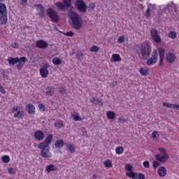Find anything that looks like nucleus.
I'll return each instance as SVG.
<instances>
[{"label":"nucleus","instance_id":"nucleus-22","mask_svg":"<svg viewBox=\"0 0 179 179\" xmlns=\"http://www.w3.org/2000/svg\"><path fill=\"white\" fill-rule=\"evenodd\" d=\"M164 107H167V108H176V110L178 109V104L170 103L164 102L163 103Z\"/></svg>","mask_w":179,"mask_h":179},{"label":"nucleus","instance_id":"nucleus-14","mask_svg":"<svg viewBox=\"0 0 179 179\" xmlns=\"http://www.w3.org/2000/svg\"><path fill=\"white\" fill-rule=\"evenodd\" d=\"M166 59L169 64H173L176 61V55L169 52L166 55Z\"/></svg>","mask_w":179,"mask_h":179},{"label":"nucleus","instance_id":"nucleus-18","mask_svg":"<svg viewBox=\"0 0 179 179\" xmlns=\"http://www.w3.org/2000/svg\"><path fill=\"white\" fill-rule=\"evenodd\" d=\"M27 111L29 114H34L36 111V107L33 103H29L27 105Z\"/></svg>","mask_w":179,"mask_h":179},{"label":"nucleus","instance_id":"nucleus-41","mask_svg":"<svg viewBox=\"0 0 179 179\" xmlns=\"http://www.w3.org/2000/svg\"><path fill=\"white\" fill-rule=\"evenodd\" d=\"M103 164H104L106 167H109L110 169H111V167H113V163H112L111 161H110V160L105 161V162H103Z\"/></svg>","mask_w":179,"mask_h":179},{"label":"nucleus","instance_id":"nucleus-32","mask_svg":"<svg viewBox=\"0 0 179 179\" xmlns=\"http://www.w3.org/2000/svg\"><path fill=\"white\" fill-rule=\"evenodd\" d=\"M138 173H135V172H129V173H127L126 176L127 177H129V178H132V179H138L136 178V176Z\"/></svg>","mask_w":179,"mask_h":179},{"label":"nucleus","instance_id":"nucleus-50","mask_svg":"<svg viewBox=\"0 0 179 179\" xmlns=\"http://www.w3.org/2000/svg\"><path fill=\"white\" fill-rule=\"evenodd\" d=\"M143 166H144V167H145V169H149L150 164L148 161H145L143 163Z\"/></svg>","mask_w":179,"mask_h":179},{"label":"nucleus","instance_id":"nucleus-6","mask_svg":"<svg viewBox=\"0 0 179 179\" xmlns=\"http://www.w3.org/2000/svg\"><path fill=\"white\" fill-rule=\"evenodd\" d=\"M46 13L53 23H58L59 22V16L58 15V13H57V11H55L54 9L48 8L46 10Z\"/></svg>","mask_w":179,"mask_h":179},{"label":"nucleus","instance_id":"nucleus-30","mask_svg":"<svg viewBox=\"0 0 179 179\" xmlns=\"http://www.w3.org/2000/svg\"><path fill=\"white\" fill-rule=\"evenodd\" d=\"M148 71L149 69H148V68H141L139 69V72L141 73V75H142V76H146V75H148L149 73H148Z\"/></svg>","mask_w":179,"mask_h":179},{"label":"nucleus","instance_id":"nucleus-9","mask_svg":"<svg viewBox=\"0 0 179 179\" xmlns=\"http://www.w3.org/2000/svg\"><path fill=\"white\" fill-rule=\"evenodd\" d=\"M55 6L60 10H65L66 9H69L72 6V0H63V3L57 2Z\"/></svg>","mask_w":179,"mask_h":179},{"label":"nucleus","instance_id":"nucleus-52","mask_svg":"<svg viewBox=\"0 0 179 179\" xmlns=\"http://www.w3.org/2000/svg\"><path fill=\"white\" fill-rule=\"evenodd\" d=\"M118 121H119V122L124 123V122H127V120L124 117H120L118 119Z\"/></svg>","mask_w":179,"mask_h":179},{"label":"nucleus","instance_id":"nucleus-36","mask_svg":"<svg viewBox=\"0 0 179 179\" xmlns=\"http://www.w3.org/2000/svg\"><path fill=\"white\" fill-rule=\"evenodd\" d=\"M2 162L3 163H9V162H10V158L8 155H3L2 157Z\"/></svg>","mask_w":179,"mask_h":179},{"label":"nucleus","instance_id":"nucleus-11","mask_svg":"<svg viewBox=\"0 0 179 179\" xmlns=\"http://www.w3.org/2000/svg\"><path fill=\"white\" fill-rule=\"evenodd\" d=\"M157 62V50H154L152 53V56L146 62V65L150 66L155 65Z\"/></svg>","mask_w":179,"mask_h":179},{"label":"nucleus","instance_id":"nucleus-19","mask_svg":"<svg viewBox=\"0 0 179 179\" xmlns=\"http://www.w3.org/2000/svg\"><path fill=\"white\" fill-rule=\"evenodd\" d=\"M157 173L159 177H164L167 174V170L164 166H161L158 169Z\"/></svg>","mask_w":179,"mask_h":179},{"label":"nucleus","instance_id":"nucleus-49","mask_svg":"<svg viewBox=\"0 0 179 179\" xmlns=\"http://www.w3.org/2000/svg\"><path fill=\"white\" fill-rule=\"evenodd\" d=\"M0 92L2 93V94H5L6 93V91L1 84H0Z\"/></svg>","mask_w":179,"mask_h":179},{"label":"nucleus","instance_id":"nucleus-35","mask_svg":"<svg viewBox=\"0 0 179 179\" xmlns=\"http://www.w3.org/2000/svg\"><path fill=\"white\" fill-rule=\"evenodd\" d=\"M71 117L73 118L74 121H82V117L78 116L77 113L72 114Z\"/></svg>","mask_w":179,"mask_h":179},{"label":"nucleus","instance_id":"nucleus-58","mask_svg":"<svg viewBox=\"0 0 179 179\" xmlns=\"http://www.w3.org/2000/svg\"><path fill=\"white\" fill-rule=\"evenodd\" d=\"M27 3V0H21V5H26Z\"/></svg>","mask_w":179,"mask_h":179},{"label":"nucleus","instance_id":"nucleus-61","mask_svg":"<svg viewBox=\"0 0 179 179\" xmlns=\"http://www.w3.org/2000/svg\"><path fill=\"white\" fill-rule=\"evenodd\" d=\"M0 2H2V0H0Z\"/></svg>","mask_w":179,"mask_h":179},{"label":"nucleus","instance_id":"nucleus-26","mask_svg":"<svg viewBox=\"0 0 179 179\" xmlns=\"http://www.w3.org/2000/svg\"><path fill=\"white\" fill-rule=\"evenodd\" d=\"M66 148H67V149H69V152H71V153H75V152L76 150L75 145H73V144H71V143H67Z\"/></svg>","mask_w":179,"mask_h":179},{"label":"nucleus","instance_id":"nucleus-60","mask_svg":"<svg viewBox=\"0 0 179 179\" xmlns=\"http://www.w3.org/2000/svg\"><path fill=\"white\" fill-rule=\"evenodd\" d=\"M96 175L92 176V178H96Z\"/></svg>","mask_w":179,"mask_h":179},{"label":"nucleus","instance_id":"nucleus-8","mask_svg":"<svg viewBox=\"0 0 179 179\" xmlns=\"http://www.w3.org/2000/svg\"><path fill=\"white\" fill-rule=\"evenodd\" d=\"M11 113H14V118L21 119L24 117V111H23V108L20 106L13 107Z\"/></svg>","mask_w":179,"mask_h":179},{"label":"nucleus","instance_id":"nucleus-12","mask_svg":"<svg viewBox=\"0 0 179 179\" xmlns=\"http://www.w3.org/2000/svg\"><path fill=\"white\" fill-rule=\"evenodd\" d=\"M48 68H50V66L48 64L44 65L42 66V68L40 69V74L42 78H47L50 72L48 71Z\"/></svg>","mask_w":179,"mask_h":179},{"label":"nucleus","instance_id":"nucleus-4","mask_svg":"<svg viewBox=\"0 0 179 179\" xmlns=\"http://www.w3.org/2000/svg\"><path fill=\"white\" fill-rule=\"evenodd\" d=\"M27 61V58H26L25 57H22L20 58L9 57L8 58V62L10 66H13L17 64L16 65V68L18 70H20L23 68Z\"/></svg>","mask_w":179,"mask_h":179},{"label":"nucleus","instance_id":"nucleus-21","mask_svg":"<svg viewBox=\"0 0 179 179\" xmlns=\"http://www.w3.org/2000/svg\"><path fill=\"white\" fill-rule=\"evenodd\" d=\"M111 62H121V56L118 54H113L110 59Z\"/></svg>","mask_w":179,"mask_h":179},{"label":"nucleus","instance_id":"nucleus-37","mask_svg":"<svg viewBox=\"0 0 179 179\" xmlns=\"http://www.w3.org/2000/svg\"><path fill=\"white\" fill-rule=\"evenodd\" d=\"M115 150H116L117 155H122V153L124 152V148H122V147H117Z\"/></svg>","mask_w":179,"mask_h":179},{"label":"nucleus","instance_id":"nucleus-38","mask_svg":"<svg viewBox=\"0 0 179 179\" xmlns=\"http://www.w3.org/2000/svg\"><path fill=\"white\" fill-rule=\"evenodd\" d=\"M169 37L170 38H173V40H174V38H176V37H177V33L176 31H170L169 34Z\"/></svg>","mask_w":179,"mask_h":179},{"label":"nucleus","instance_id":"nucleus-40","mask_svg":"<svg viewBox=\"0 0 179 179\" xmlns=\"http://www.w3.org/2000/svg\"><path fill=\"white\" fill-rule=\"evenodd\" d=\"M99 50V47H97V45H93L90 48V51H91V52H97Z\"/></svg>","mask_w":179,"mask_h":179},{"label":"nucleus","instance_id":"nucleus-7","mask_svg":"<svg viewBox=\"0 0 179 179\" xmlns=\"http://www.w3.org/2000/svg\"><path fill=\"white\" fill-rule=\"evenodd\" d=\"M75 8L81 12V13H86L87 10V6L83 0H76L75 2Z\"/></svg>","mask_w":179,"mask_h":179},{"label":"nucleus","instance_id":"nucleus-17","mask_svg":"<svg viewBox=\"0 0 179 179\" xmlns=\"http://www.w3.org/2000/svg\"><path fill=\"white\" fill-rule=\"evenodd\" d=\"M36 8H38L39 10V16L40 17H45V10H44V7L41 4H37Z\"/></svg>","mask_w":179,"mask_h":179},{"label":"nucleus","instance_id":"nucleus-25","mask_svg":"<svg viewBox=\"0 0 179 179\" xmlns=\"http://www.w3.org/2000/svg\"><path fill=\"white\" fill-rule=\"evenodd\" d=\"M166 8L171 10V12H176L177 10L176 4L173 3L168 4Z\"/></svg>","mask_w":179,"mask_h":179},{"label":"nucleus","instance_id":"nucleus-2","mask_svg":"<svg viewBox=\"0 0 179 179\" xmlns=\"http://www.w3.org/2000/svg\"><path fill=\"white\" fill-rule=\"evenodd\" d=\"M68 16L71 20V27L76 30H80L83 26V22L82 18H80V15L73 10H70Z\"/></svg>","mask_w":179,"mask_h":179},{"label":"nucleus","instance_id":"nucleus-53","mask_svg":"<svg viewBox=\"0 0 179 179\" xmlns=\"http://www.w3.org/2000/svg\"><path fill=\"white\" fill-rule=\"evenodd\" d=\"M163 59H164V57H159V66H163Z\"/></svg>","mask_w":179,"mask_h":179},{"label":"nucleus","instance_id":"nucleus-27","mask_svg":"<svg viewBox=\"0 0 179 179\" xmlns=\"http://www.w3.org/2000/svg\"><path fill=\"white\" fill-rule=\"evenodd\" d=\"M45 94L47 96H52V94H54V88L52 87H48L46 88Z\"/></svg>","mask_w":179,"mask_h":179},{"label":"nucleus","instance_id":"nucleus-43","mask_svg":"<svg viewBox=\"0 0 179 179\" xmlns=\"http://www.w3.org/2000/svg\"><path fill=\"white\" fill-rule=\"evenodd\" d=\"M125 41V38L124 36H119L117 39L118 44H122V43H124Z\"/></svg>","mask_w":179,"mask_h":179},{"label":"nucleus","instance_id":"nucleus-59","mask_svg":"<svg viewBox=\"0 0 179 179\" xmlns=\"http://www.w3.org/2000/svg\"><path fill=\"white\" fill-rule=\"evenodd\" d=\"M87 133L86 131L83 132V135H86Z\"/></svg>","mask_w":179,"mask_h":179},{"label":"nucleus","instance_id":"nucleus-48","mask_svg":"<svg viewBox=\"0 0 179 179\" xmlns=\"http://www.w3.org/2000/svg\"><path fill=\"white\" fill-rule=\"evenodd\" d=\"M152 166L154 169H157V167H159V166H160V164L157 161H153Z\"/></svg>","mask_w":179,"mask_h":179},{"label":"nucleus","instance_id":"nucleus-10","mask_svg":"<svg viewBox=\"0 0 179 179\" xmlns=\"http://www.w3.org/2000/svg\"><path fill=\"white\" fill-rule=\"evenodd\" d=\"M150 35L152 40H154L157 43H162V38L160 37V34L157 29H152L150 30Z\"/></svg>","mask_w":179,"mask_h":179},{"label":"nucleus","instance_id":"nucleus-51","mask_svg":"<svg viewBox=\"0 0 179 179\" xmlns=\"http://www.w3.org/2000/svg\"><path fill=\"white\" fill-rule=\"evenodd\" d=\"M126 170L128 171H132V166L131 164L126 165Z\"/></svg>","mask_w":179,"mask_h":179},{"label":"nucleus","instance_id":"nucleus-34","mask_svg":"<svg viewBox=\"0 0 179 179\" xmlns=\"http://www.w3.org/2000/svg\"><path fill=\"white\" fill-rule=\"evenodd\" d=\"M76 57L78 61H80V59H83V53L80 51H77L76 52Z\"/></svg>","mask_w":179,"mask_h":179},{"label":"nucleus","instance_id":"nucleus-16","mask_svg":"<svg viewBox=\"0 0 179 179\" xmlns=\"http://www.w3.org/2000/svg\"><path fill=\"white\" fill-rule=\"evenodd\" d=\"M36 47H38V48H47V47H48V43L43 40L37 41Z\"/></svg>","mask_w":179,"mask_h":179},{"label":"nucleus","instance_id":"nucleus-3","mask_svg":"<svg viewBox=\"0 0 179 179\" xmlns=\"http://www.w3.org/2000/svg\"><path fill=\"white\" fill-rule=\"evenodd\" d=\"M138 47L141 50V51H137L140 58H141V59H148V57H150V54H152V47L150 44L148 42H145L141 45H138Z\"/></svg>","mask_w":179,"mask_h":179},{"label":"nucleus","instance_id":"nucleus-15","mask_svg":"<svg viewBox=\"0 0 179 179\" xmlns=\"http://www.w3.org/2000/svg\"><path fill=\"white\" fill-rule=\"evenodd\" d=\"M34 138L36 141H43L44 139V132L41 130H38L34 133Z\"/></svg>","mask_w":179,"mask_h":179},{"label":"nucleus","instance_id":"nucleus-20","mask_svg":"<svg viewBox=\"0 0 179 179\" xmlns=\"http://www.w3.org/2000/svg\"><path fill=\"white\" fill-rule=\"evenodd\" d=\"M65 145V142L62 139H59L55 141V146L56 148L61 149V148H64V145Z\"/></svg>","mask_w":179,"mask_h":179},{"label":"nucleus","instance_id":"nucleus-46","mask_svg":"<svg viewBox=\"0 0 179 179\" xmlns=\"http://www.w3.org/2000/svg\"><path fill=\"white\" fill-rule=\"evenodd\" d=\"M136 178L137 179H145V174H143V173H137Z\"/></svg>","mask_w":179,"mask_h":179},{"label":"nucleus","instance_id":"nucleus-33","mask_svg":"<svg viewBox=\"0 0 179 179\" xmlns=\"http://www.w3.org/2000/svg\"><path fill=\"white\" fill-rule=\"evenodd\" d=\"M55 127L56 128L61 129L62 127H64V122L62 120H59L55 123Z\"/></svg>","mask_w":179,"mask_h":179},{"label":"nucleus","instance_id":"nucleus-1","mask_svg":"<svg viewBox=\"0 0 179 179\" xmlns=\"http://www.w3.org/2000/svg\"><path fill=\"white\" fill-rule=\"evenodd\" d=\"M51 142H52V134H48L45 141L38 145V149H41L40 152L41 157L45 159H50L51 157V152H50V149L48 148L51 145Z\"/></svg>","mask_w":179,"mask_h":179},{"label":"nucleus","instance_id":"nucleus-13","mask_svg":"<svg viewBox=\"0 0 179 179\" xmlns=\"http://www.w3.org/2000/svg\"><path fill=\"white\" fill-rule=\"evenodd\" d=\"M155 159L161 163H164V162H166L169 159V154H164L163 155H162L161 154L156 155Z\"/></svg>","mask_w":179,"mask_h":179},{"label":"nucleus","instance_id":"nucleus-23","mask_svg":"<svg viewBox=\"0 0 179 179\" xmlns=\"http://www.w3.org/2000/svg\"><path fill=\"white\" fill-rule=\"evenodd\" d=\"M45 170L47 173H51V171H57V169L56 168L55 165L50 164L46 166Z\"/></svg>","mask_w":179,"mask_h":179},{"label":"nucleus","instance_id":"nucleus-57","mask_svg":"<svg viewBox=\"0 0 179 179\" xmlns=\"http://www.w3.org/2000/svg\"><path fill=\"white\" fill-rule=\"evenodd\" d=\"M90 9H94V8H96V5H94V3H91L90 4Z\"/></svg>","mask_w":179,"mask_h":179},{"label":"nucleus","instance_id":"nucleus-29","mask_svg":"<svg viewBox=\"0 0 179 179\" xmlns=\"http://www.w3.org/2000/svg\"><path fill=\"white\" fill-rule=\"evenodd\" d=\"M52 62L54 64V65H61V64H62V60H61V59L59 57H55L52 59Z\"/></svg>","mask_w":179,"mask_h":179},{"label":"nucleus","instance_id":"nucleus-5","mask_svg":"<svg viewBox=\"0 0 179 179\" xmlns=\"http://www.w3.org/2000/svg\"><path fill=\"white\" fill-rule=\"evenodd\" d=\"M8 23V10L6 6L2 3H0V24H6Z\"/></svg>","mask_w":179,"mask_h":179},{"label":"nucleus","instance_id":"nucleus-45","mask_svg":"<svg viewBox=\"0 0 179 179\" xmlns=\"http://www.w3.org/2000/svg\"><path fill=\"white\" fill-rule=\"evenodd\" d=\"M38 108L40 111H42V112L45 111V106H44V104L40 103L38 105Z\"/></svg>","mask_w":179,"mask_h":179},{"label":"nucleus","instance_id":"nucleus-31","mask_svg":"<svg viewBox=\"0 0 179 179\" xmlns=\"http://www.w3.org/2000/svg\"><path fill=\"white\" fill-rule=\"evenodd\" d=\"M152 8H154V6L152 5H150V6H148V8H147V10L145 13V16L147 17V18H149L151 16V14H150V10H152Z\"/></svg>","mask_w":179,"mask_h":179},{"label":"nucleus","instance_id":"nucleus-42","mask_svg":"<svg viewBox=\"0 0 179 179\" xmlns=\"http://www.w3.org/2000/svg\"><path fill=\"white\" fill-rule=\"evenodd\" d=\"M64 36H66L67 37H73L75 34L73 33V31H70L69 32L64 33Z\"/></svg>","mask_w":179,"mask_h":179},{"label":"nucleus","instance_id":"nucleus-47","mask_svg":"<svg viewBox=\"0 0 179 179\" xmlns=\"http://www.w3.org/2000/svg\"><path fill=\"white\" fill-rule=\"evenodd\" d=\"M59 93H61V94H65V93H66L65 87H59Z\"/></svg>","mask_w":179,"mask_h":179},{"label":"nucleus","instance_id":"nucleus-55","mask_svg":"<svg viewBox=\"0 0 179 179\" xmlns=\"http://www.w3.org/2000/svg\"><path fill=\"white\" fill-rule=\"evenodd\" d=\"M157 135H159V133H157V131H154L152 134V137L155 138H156V136H157Z\"/></svg>","mask_w":179,"mask_h":179},{"label":"nucleus","instance_id":"nucleus-44","mask_svg":"<svg viewBox=\"0 0 179 179\" xmlns=\"http://www.w3.org/2000/svg\"><path fill=\"white\" fill-rule=\"evenodd\" d=\"M8 172L9 174H16V170H15V168H8Z\"/></svg>","mask_w":179,"mask_h":179},{"label":"nucleus","instance_id":"nucleus-24","mask_svg":"<svg viewBox=\"0 0 179 179\" xmlns=\"http://www.w3.org/2000/svg\"><path fill=\"white\" fill-rule=\"evenodd\" d=\"M90 101L94 104H99V106H103V101H101V100H100L99 99L96 98V97L91 98Z\"/></svg>","mask_w":179,"mask_h":179},{"label":"nucleus","instance_id":"nucleus-39","mask_svg":"<svg viewBox=\"0 0 179 179\" xmlns=\"http://www.w3.org/2000/svg\"><path fill=\"white\" fill-rule=\"evenodd\" d=\"M159 54V58H164V52L165 50L163 48L158 49Z\"/></svg>","mask_w":179,"mask_h":179},{"label":"nucleus","instance_id":"nucleus-56","mask_svg":"<svg viewBox=\"0 0 179 179\" xmlns=\"http://www.w3.org/2000/svg\"><path fill=\"white\" fill-rule=\"evenodd\" d=\"M11 47H12L13 48H18V45H17V42L14 43L11 45Z\"/></svg>","mask_w":179,"mask_h":179},{"label":"nucleus","instance_id":"nucleus-28","mask_svg":"<svg viewBox=\"0 0 179 179\" xmlns=\"http://www.w3.org/2000/svg\"><path fill=\"white\" fill-rule=\"evenodd\" d=\"M106 117L108 120H114L115 118V113L109 110L106 113Z\"/></svg>","mask_w":179,"mask_h":179},{"label":"nucleus","instance_id":"nucleus-54","mask_svg":"<svg viewBox=\"0 0 179 179\" xmlns=\"http://www.w3.org/2000/svg\"><path fill=\"white\" fill-rule=\"evenodd\" d=\"M159 152H161V153H163V155L166 154V149H164V148H159Z\"/></svg>","mask_w":179,"mask_h":179}]
</instances>
